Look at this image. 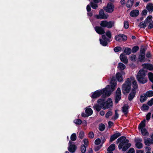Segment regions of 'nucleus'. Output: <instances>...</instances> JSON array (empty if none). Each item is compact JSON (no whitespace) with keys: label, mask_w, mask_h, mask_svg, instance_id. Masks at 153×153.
<instances>
[{"label":"nucleus","mask_w":153,"mask_h":153,"mask_svg":"<svg viewBox=\"0 0 153 153\" xmlns=\"http://www.w3.org/2000/svg\"><path fill=\"white\" fill-rule=\"evenodd\" d=\"M116 85V81L114 79H111V86L108 85L105 88L100 91H95L92 95V98H95L102 94L103 95L102 96L104 97L109 96L111 93L114 90Z\"/></svg>","instance_id":"obj_1"},{"label":"nucleus","mask_w":153,"mask_h":153,"mask_svg":"<svg viewBox=\"0 0 153 153\" xmlns=\"http://www.w3.org/2000/svg\"><path fill=\"white\" fill-rule=\"evenodd\" d=\"M104 100L100 99L97 101L98 104H95L93 106L94 109L97 111H99L101 108L105 109L109 108L113 105L112 101L111 99H108L106 102H104Z\"/></svg>","instance_id":"obj_2"},{"label":"nucleus","mask_w":153,"mask_h":153,"mask_svg":"<svg viewBox=\"0 0 153 153\" xmlns=\"http://www.w3.org/2000/svg\"><path fill=\"white\" fill-rule=\"evenodd\" d=\"M128 140L126 139V137L124 136L120 137L117 139L116 141L117 143H120L118 146L120 149L122 148L123 151H126L131 146L130 143H128Z\"/></svg>","instance_id":"obj_3"},{"label":"nucleus","mask_w":153,"mask_h":153,"mask_svg":"<svg viewBox=\"0 0 153 153\" xmlns=\"http://www.w3.org/2000/svg\"><path fill=\"white\" fill-rule=\"evenodd\" d=\"M146 71L143 69H141L138 71L137 75V79L140 83L142 84L146 83L147 81L146 77Z\"/></svg>","instance_id":"obj_4"},{"label":"nucleus","mask_w":153,"mask_h":153,"mask_svg":"<svg viewBox=\"0 0 153 153\" xmlns=\"http://www.w3.org/2000/svg\"><path fill=\"white\" fill-rule=\"evenodd\" d=\"M130 80L129 78L127 79L123 85L122 91L123 93H128L130 91L131 88Z\"/></svg>","instance_id":"obj_5"},{"label":"nucleus","mask_w":153,"mask_h":153,"mask_svg":"<svg viewBox=\"0 0 153 153\" xmlns=\"http://www.w3.org/2000/svg\"><path fill=\"white\" fill-rule=\"evenodd\" d=\"M114 22L113 21L108 22L106 20H103L101 22L100 25L102 27L111 28L114 26Z\"/></svg>","instance_id":"obj_6"},{"label":"nucleus","mask_w":153,"mask_h":153,"mask_svg":"<svg viewBox=\"0 0 153 153\" xmlns=\"http://www.w3.org/2000/svg\"><path fill=\"white\" fill-rule=\"evenodd\" d=\"M103 8L106 12L111 13L114 10V7L112 3H110L107 4L106 6L104 7Z\"/></svg>","instance_id":"obj_7"},{"label":"nucleus","mask_w":153,"mask_h":153,"mask_svg":"<svg viewBox=\"0 0 153 153\" xmlns=\"http://www.w3.org/2000/svg\"><path fill=\"white\" fill-rule=\"evenodd\" d=\"M85 114L83 113L82 114V116L83 117H88L91 115L93 113L92 109L86 107L85 110Z\"/></svg>","instance_id":"obj_8"},{"label":"nucleus","mask_w":153,"mask_h":153,"mask_svg":"<svg viewBox=\"0 0 153 153\" xmlns=\"http://www.w3.org/2000/svg\"><path fill=\"white\" fill-rule=\"evenodd\" d=\"M135 146L138 149H140L143 147V145L142 143V140L140 138H137L135 140Z\"/></svg>","instance_id":"obj_9"},{"label":"nucleus","mask_w":153,"mask_h":153,"mask_svg":"<svg viewBox=\"0 0 153 153\" xmlns=\"http://www.w3.org/2000/svg\"><path fill=\"white\" fill-rule=\"evenodd\" d=\"M121 98V93L120 89V88H118L116 92L115 97V102L117 103L118 101L120 100Z\"/></svg>","instance_id":"obj_10"},{"label":"nucleus","mask_w":153,"mask_h":153,"mask_svg":"<svg viewBox=\"0 0 153 153\" xmlns=\"http://www.w3.org/2000/svg\"><path fill=\"white\" fill-rule=\"evenodd\" d=\"M129 78L130 79V83H131V82H132V86L133 88V89H132L135 90L136 91V90L138 87V85L136 81L135 80V78L133 77H131Z\"/></svg>","instance_id":"obj_11"},{"label":"nucleus","mask_w":153,"mask_h":153,"mask_svg":"<svg viewBox=\"0 0 153 153\" xmlns=\"http://www.w3.org/2000/svg\"><path fill=\"white\" fill-rule=\"evenodd\" d=\"M94 28L96 32L99 34H102L105 33L103 29L101 27L96 26Z\"/></svg>","instance_id":"obj_12"},{"label":"nucleus","mask_w":153,"mask_h":153,"mask_svg":"<svg viewBox=\"0 0 153 153\" xmlns=\"http://www.w3.org/2000/svg\"><path fill=\"white\" fill-rule=\"evenodd\" d=\"M72 142L71 141H70L69 143V147L68 148V150L70 152H74L76 150V146L72 144Z\"/></svg>","instance_id":"obj_13"},{"label":"nucleus","mask_w":153,"mask_h":153,"mask_svg":"<svg viewBox=\"0 0 153 153\" xmlns=\"http://www.w3.org/2000/svg\"><path fill=\"white\" fill-rule=\"evenodd\" d=\"M120 59L121 61L125 64H127L128 62V59L126 56L121 54L120 56Z\"/></svg>","instance_id":"obj_14"},{"label":"nucleus","mask_w":153,"mask_h":153,"mask_svg":"<svg viewBox=\"0 0 153 153\" xmlns=\"http://www.w3.org/2000/svg\"><path fill=\"white\" fill-rule=\"evenodd\" d=\"M122 74H125L124 72H122L121 73L118 72L116 74V78L117 80L120 82L122 81L123 79V76L122 75Z\"/></svg>","instance_id":"obj_15"},{"label":"nucleus","mask_w":153,"mask_h":153,"mask_svg":"<svg viewBox=\"0 0 153 153\" xmlns=\"http://www.w3.org/2000/svg\"><path fill=\"white\" fill-rule=\"evenodd\" d=\"M99 14L102 19H106L108 17V15H106L104 13V11L102 9H101L99 12Z\"/></svg>","instance_id":"obj_16"},{"label":"nucleus","mask_w":153,"mask_h":153,"mask_svg":"<svg viewBox=\"0 0 153 153\" xmlns=\"http://www.w3.org/2000/svg\"><path fill=\"white\" fill-rule=\"evenodd\" d=\"M142 66L144 68L148 69L150 71L153 70V66L152 65L144 64H142Z\"/></svg>","instance_id":"obj_17"},{"label":"nucleus","mask_w":153,"mask_h":153,"mask_svg":"<svg viewBox=\"0 0 153 153\" xmlns=\"http://www.w3.org/2000/svg\"><path fill=\"white\" fill-rule=\"evenodd\" d=\"M121 135L120 133L119 132H117L112 135L110 139V141L112 142L117 139V137L120 136Z\"/></svg>","instance_id":"obj_18"},{"label":"nucleus","mask_w":153,"mask_h":153,"mask_svg":"<svg viewBox=\"0 0 153 153\" xmlns=\"http://www.w3.org/2000/svg\"><path fill=\"white\" fill-rule=\"evenodd\" d=\"M139 14V11L137 10H134L131 11L130 13V16L132 17H136Z\"/></svg>","instance_id":"obj_19"},{"label":"nucleus","mask_w":153,"mask_h":153,"mask_svg":"<svg viewBox=\"0 0 153 153\" xmlns=\"http://www.w3.org/2000/svg\"><path fill=\"white\" fill-rule=\"evenodd\" d=\"M136 94L135 90L132 89L131 93L129 94L128 97V100H132L135 97Z\"/></svg>","instance_id":"obj_20"},{"label":"nucleus","mask_w":153,"mask_h":153,"mask_svg":"<svg viewBox=\"0 0 153 153\" xmlns=\"http://www.w3.org/2000/svg\"><path fill=\"white\" fill-rule=\"evenodd\" d=\"M145 53L143 51L140 54L138 57V59L141 62H144L145 61Z\"/></svg>","instance_id":"obj_21"},{"label":"nucleus","mask_w":153,"mask_h":153,"mask_svg":"<svg viewBox=\"0 0 153 153\" xmlns=\"http://www.w3.org/2000/svg\"><path fill=\"white\" fill-rule=\"evenodd\" d=\"M144 143L146 145L149 146L153 144V140L149 138L145 139L144 140Z\"/></svg>","instance_id":"obj_22"},{"label":"nucleus","mask_w":153,"mask_h":153,"mask_svg":"<svg viewBox=\"0 0 153 153\" xmlns=\"http://www.w3.org/2000/svg\"><path fill=\"white\" fill-rule=\"evenodd\" d=\"M128 105H125L123 107V112L125 114H126L128 112Z\"/></svg>","instance_id":"obj_23"},{"label":"nucleus","mask_w":153,"mask_h":153,"mask_svg":"<svg viewBox=\"0 0 153 153\" xmlns=\"http://www.w3.org/2000/svg\"><path fill=\"white\" fill-rule=\"evenodd\" d=\"M126 68V65L120 62L118 63L117 68L120 70H124Z\"/></svg>","instance_id":"obj_24"},{"label":"nucleus","mask_w":153,"mask_h":153,"mask_svg":"<svg viewBox=\"0 0 153 153\" xmlns=\"http://www.w3.org/2000/svg\"><path fill=\"white\" fill-rule=\"evenodd\" d=\"M146 8L149 12H152L153 10V4L151 3L148 4Z\"/></svg>","instance_id":"obj_25"},{"label":"nucleus","mask_w":153,"mask_h":153,"mask_svg":"<svg viewBox=\"0 0 153 153\" xmlns=\"http://www.w3.org/2000/svg\"><path fill=\"white\" fill-rule=\"evenodd\" d=\"M102 37L103 39H100V44L103 46H105L106 45L107 43V42L104 39L105 37V36L103 35Z\"/></svg>","instance_id":"obj_26"},{"label":"nucleus","mask_w":153,"mask_h":153,"mask_svg":"<svg viewBox=\"0 0 153 153\" xmlns=\"http://www.w3.org/2000/svg\"><path fill=\"white\" fill-rule=\"evenodd\" d=\"M133 0H128L126 4V7L128 8L131 7L133 4Z\"/></svg>","instance_id":"obj_27"},{"label":"nucleus","mask_w":153,"mask_h":153,"mask_svg":"<svg viewBox=\"0 0 153 153\" xmlns=\"http://www.w3.org/2000/svg\"><path fill=\"white\" fill-rule=\"evenodd\" d=\"M115 146L114 144H111L108 149V152H112V151L115 149Z\"/></svg>","instance_id":"obj_28"},{"label":"nucleus","mask_w":153,"mask_h":153,"mask_svg":"<svg viewBox=\"0 0 153 153\" xmlns=\"http://www.w3.org/2000/svg\"><path fill=\"white\" fill-rule=\"evenodd\" d=\"M131 49L129 48H125L124 51V52L127 55L130 54L131 53Z\"/></svg>","instance_id":"obj_29"},{"label":"nucleus","mask_w":153,"mask_h":153,"mask_svg":"<svg viewBox=\"0 0 153 153\" xmlns=\"http://www.w3.org/2000/svg\"><path fill=\"white\" fill-rule=\"evenodd\" d=\"M146 94L141 95L140 97V101L141 102H143L146 100Z\"/></svg>","instance_id":"obj_30"},{"label":"nucleus","mask_w":153,"mask_h":153,"mask_svg":"<svg viewBox=\"0 0 153 153\" xmlns=\"http://www.w3.org/2000/svg\"><path fill=\"white\" fill-rule=\"evenodd\" d=\"M145 120H144L141 122L139 125L138 128L140 129H141L142 128H144V127L145 126Z\"/></svg>","instance_id":"obj_31"},{"label":"nucleus","mask_w":153,"mask_h":153,"mask_svg":"<svg viewBox=\"0 0 153 153\" xmlns=\"http://www.w3.org/2000/svg\"><path fill=\"white\" fill-rule=\"evenodd\" d=\"M148 76L150 81L153 83V74L151 72L149 73Z\"/></svg>","instance_id":"obj_32"},{"label":"nucleus","mask_w":153,"mask_h":153,"mask_svg":"<svg viewBox=\"0 0 153 153\" xmlns=\"http://www.w3.org/2000/svg\"><path fill=\"white\" fill-rule=\"evenodd\" d=\"M140 130L141 131V134L143 135H148V133L147 132V130L145 128H142V129Z\"/></svg>","instance_id":"obj_33"},{"label":"nucleus","mask_w":153,"mask_h":153,"mask_svg":"<svg viewBox=\"0 0 153 153\" xmlns=\"http://www.w3.org/2000/svg\"><path fill=\"white\" fill-rule=\"evenodd\" d=\"M145 94L147 97H151L153 96V91H148Z\"/></svg>","instance_id":"obj_34"},{"label":"nucleus","mask_w":153,"mask_h":153,"mask_svg":"<svg viewBox=\"0 0 153 153\" xmlns=\"http://www.w3.org/2000/svg\"><path fill=\"white\" fill-rule=\"evenodd\" d=\"M147 24L145 21L144 22H142L139 25V26L141 28H145L146 26V25Z\"/></svg>","instance_id":"obj_35"},{"label":"nucleus","mask_w":153,"mask_h":153,"mask_svg":"<svg viewBox=\"0 0 153 153\" xmlns=\"http://www.w3.org/2000/svg\"><path fill=\"white\" fill-rule=\"evenodd\" d=\"M91 6L93 9H96L98 7V5L97 3L91 2L90 3Z\"/></svg>","instance_id":"obj_36"},{"label":"nucleus","mask_w":153,"mask_h":153,"mask_svg":"<svg viewBox=\"0 0 153 153\" xmlns=\"http://www.w3.org/2000/svg\"><path fill=\"white\" fill-rule=\"evenodd\" d=\"M152 19V17L151 16H148L146 19L145 21L148 24L149 23L151 20Z\"/></svg>","instance_id":"obj_37"},{"label":"nucleus","mask_w":153,"mask_h":153,"mask_svg":"<svg viewBox=\"0 0 153 153\" xmlns=\"http://www.w3.org/2000/svg\"><path fill=\"white\" fill-rule=\"evenodd\" d=\"M76 136L75 133H73L71 136V140L74 141L76 140Z\"/></svg>","instance_id":"obj_38"},{"label":"nucleus","mask_w":153,"mask_h":153,"mask_svg":"<svg viewBox=\"0 0 153 153\" xmlns=\"http://www.w3.org/2000/svg\"><path fill=\"white\" fill-rule=\"evenodd\" d=\"M121 34L117 35L115 36V39L117 41H120L121 40Z\"/></svg>","instance_id":"obj_39"},{"label":"nucleus","mask_w":153,"mask_h":153,"mask_svg":"<svg viewBox=\"0 0 153 153\" xmlns=\"http://www.w3.org/2000/svg\"><path fill=\"white\" fill-rule=\"evenodd\" d=\"M105 128V126L104 124H101L99 126V129L100 131H102L104 130Z\"/></svg>","instance_id":"obj_40"},{"label":"nucleus","mask_w":153,"mask_h":153,"mask_svg":"<svg viewBox=\"0 0 153 153\" xmlns=\"http://www.w3.org/2000/svg\"><path fill=\"white\" fill-rule=\"evenodd\" d=\"M130 58V59L132 61H135L136 60V56L134 55H131Z\"/></svg>","instance_id":"obj_41"},{"label":"nucleus","mask_w":153,"mask_h":153,"mask_svg":"<svg viewBox=\"0 0 153 153\" xmlns=\"http://www.w3.org/2000/svg\"><path fill=\"white\" fill-rule=\"evenodd\" d=\"M74 123L78 125H80L82 123V120L79 119H77L74 120Z\"/></svg>","instance_id":"obj_42"},{"label":"nucleus","mask_w":153,"mask_h":153,"mask_svg":"<svg viewBox=\"0 0 153 153\" xmlns=\"http://www.w3.org/2000/svg\"><path fill=\"white\" fill-rule=\"evenodd\" d=\"M112 115V113L111 111H108L105 114V117L106 118H108L110 116Z\"/></svg>","instance_id":"obj_43"},{"label":"nucleus","mask_w":153,"mask_h":153,"mask_svg":"<svg viewBox=\"0 0 153 153\" xmlns=\"http://www.w3.org/2000/svg\"><path fill=\"white\" fill-rule=\"evenodd\" d=\"M149 106L146 105L144 104L141 107V109L143 110H146L148 109Z\"/></svg>","instance_id":"obj_44"},{"label":"nucleus","mask_w":153,"mask_h":153,"mask_svg":"<svg viewBox=\"0 0 153 153\" xmlns=\"http://www.w3.org/2000/svg\"><path fill=\"white\" fill-rule=\"evenodd\" d=\"M81 150L82 153H85L86 151L85 146L84 145L82 146L81 148Z\"/></svg>","instance_id":"obj_45"},{"label":"nucleus","mask_w":153,"mask_h":153,"mask_svg":"<svg viewBox=\"0 0 153 153\" xmlns=\"http://www.w3.org/2000/svg\"><path fill=\"white\" fill-rule=\"evenodd\" d=\"M139 49V47L137 46H136L132 48V52L134 53L136 52Z\"/></svg>","instance_id":"obj_46"},{"label":"nucleus","mask_w":153,"mask_h":153,"mask_svg":"<svg viewBox=\"0 0 153 153\" xmlns=\"http://www.w3.org/2000/svg\"><path fill=\"white\" fill-rule=\"evenodd\" d=\"M124 27L125 28L127 29L129 27V24L127 21H124Z\"/></svg>","instance_id":"obj_47"},{"label":"nucleus","mask_w":153,"mask_h":153,"mask_svg":"<svg viewBox=\"0 0 153 153\" xmlns=\"http://www.w3.org/2000/svg\"><path fill=\"white\" fill-rule=\"evenodd\" d=\"M121 49L122 48L121 47H116L114 48V51L115 52H118L121 51Z\"/></svg>","instance_id":"obj_48"},{"label":"nucleus","mask_w":153,"mask_h":153,"mask_svg":"<svg viewBox=\"0 0 153 153\" xmlns=\"http://www.w3.org/2000/svg\"><path fill=\"white\" fill-rule=\"evenodd\" d=\"M84 132L82 131H81L79 132V137L80 138L82 139V138H83V137H84Z\"/></svg>","instance_id":"obj_49"},{"label":"nucleus","mask_w":153,"mask_h":153,"mask_svg":"<svg viewBox=\"0 0 153 153\" xmlns=\"http://www.w3.org/2000/svg\"><path fill=\"white\" fill-rule=\"evenodd\" d=\"M101 142V140L100 139L98 138L95 141V144L98 145Z\"/></svg>","instance_id":"obj_50"},{"label":"nucleus","mask_w":153,"mask_h":153,"mask_svg":"<svg viewBox=\"0 0 153 153\" xmlns=\"http://www.w3.org/2000/svg\"><path fill=\"white\" fill-rule=\"evenodd\" d=\"M121 40L125 41L127 40V37L126 35L123 34H121Z\"/></svg>","instance_id":"obj_51"},{"label":"nucleus","mask_w":153,"mask_h":153,"mask_svg":"<svg viewBox=\"0 0 153 153\" xmlns=\"http://www.w3.org/2000/svg\"><path fill=\"white\" fill-rule=\"evenodd\" d=\"M88 136L90 138H93L94 137V134L92 132H90L88 134Z\"/></svg>","instance_id":"obj_52"},{"label":"nucleus","mask_w":153,"mask_h":153,"mask_svg":"<svg viewBox=\"0 0 153 153\" xmlns=\"http://www.w3.org/2000/svg\"><path fill=\"white\" fill-rule=\"evenodd\" d=\"M127 153H135V151L134 149L133 148H130Z\"/></svg>","instance_id":"obj_53"},{"label":"nucleus","mask_w":153,"mask_h":153,"mask_svg":"<svg viewBox=\"0 0 153 153\" xmlns=\"http://www.w3.org/2000/svg\"><path fill=\"white\" fill-rule=\"evenodd\" d=\"M83 142L85 145L86 146H88V139H85L83 140Z\"/></svg>","instance_id":"obj_54"},{"label":"nucleus","mask_w":153,"mask_h":153,"mask_svg":"<svg viewBox=\"0 0 153 153\" xmlns=\"http://www.w3.org/2000/svg\"><path fill=\"white\" fill-rule=\"evenodd\" d=\"M119 117V114L117 113V111L116 110L115 111V115L114 116V120H116Z\"/></svg>","instance_id":"obj_55"},{"label":"nucleus","mask_w":153,"mask_h":153,"mask_svg":"<svg viewBox=\"0 0 153 153\" xmlns=\"http://www.w3.org/2000/svg\"><path fill=\"white\" fill-rule=\"evenodd\" d=\"M148 105L151 106L153 104V98L150 101H149L148 102Z\"/></svg>","instance_id":"obj_56"},{"label":"nucleus","mask_w":153,"mask_h":153,"mask_svg":"<svg viewBox=\"0 0 153 153\" xmlns=\"http://www.w3.org/2000/svg\"><path fill=\"white\" fill-rule=\"evenodd\" d=\"M106 36L108 37L109 38H111V33L110 31H108L106 33Z\"/></svg>","instance_id":"obj_57"},{"label":"nucleus","mask_w":153,"mask_h":153,"mask_svg":"<svg viewBox=\"0 0 153 153\" xmlns=\"http://www.w3.org/2000/svg\"><path fill=\"white\" fill-rule=\"evenodd\" d=\"M153 27V22L150 23L148 27L149 29H151Z\"/></svg>","instance_id":"obj_58"},{"label":"nucleus","mask_w":153,"mask_h":153,"mask_svg":"<svg viewBox=\"0 0 153 153\" xmlns=\"http://www.w3.org/2000/svg\"><path fill=\"white\" fill-rule=\"evenodd\" d=\"M151 116V113H148L146 115V120H149L150 117Z\"/></svg>","instance_id":"obj_59"},{"label":"nucleus","mask_w":153,"mask_h":153,"mask_svg":"<svg viewBox=\"0 0 153 153\" xmlns=\"http://www.w3.org/2000/svg\"><path fill=\"white\" fill-rule=\"evenodd\" d=\"M120 3L122 5H124L126 4V1L125 0H121L120 1Z\"/></svg>","instance_id":"obj_60"},{"label":"nucleus","mask_w":153,"mask_h":153,"mask_svg":"<svg viewBox=\"0 0 153 153\" xmlns=\"http://www.w3.org/2000/svg\"><path fill=\"white\" fill-rule=\"evenodd\" d=\"M147 13V11L146 10H143L142 12V14L143 15H146Z\"/></svg>","instance_id":"obj_61"},{"label":"nucleus","mask_w":153,"mask_h":153,"mask_svg":"<svg viewBox=\"0 0 153 153\" xmlns=\"http://www.w3.org/2000/svg\"><path fill=\"white\" fill-rule=\"evenodd\" d=\"M86 9L88 11H90L91 10V8L89 5H88L87 6Z\"/></svg>","instance_id":"obj_62"},{"label":"nucleus","mask_w":153,"mask_h":153,"mask_svg":"<svg viewBox=\"0 0 153 153\" xmlns=\"http://www.w3.org/2000/svg\"><path fill=\"white\" fill-rule=\"evenodd\" d=\"M95 17L98 19H102V18H101V17L100 16L99 14V15H96L95 16Z\"/></svg>","instance_id":"obj_63"},{"label":"nucleus","mask_w":153,"mask_h":153,"mask_svg":"<svg viewBox=\"0 0 153 153\" xmlns=\"http://www.w3.org/2000/svg\"><path fill=\"white\" fill-rule=\"evenodd\" d=\"M136 153H144V151L142 150H139L137 151Z\"/></svg>","instance_id":"obj_64"}]
</instances>
